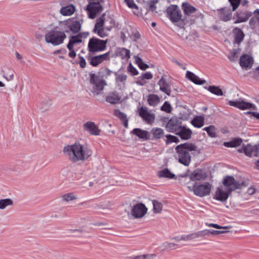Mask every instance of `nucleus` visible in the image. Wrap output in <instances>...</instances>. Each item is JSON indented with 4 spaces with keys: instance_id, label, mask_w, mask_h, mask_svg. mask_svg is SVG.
I'll use <instances>...</instances> for the list:
<instances>
[{
    "instance_id": "nucleus-1",
    "label": "nucleus",
    "mask_w": 259,
    "mask_h": 259,
    "mask_svg": "<svg viewBox=\"0 0 259 259\" xmlns=\"http://www.w3.org/2000/svg\"><path fill=\"white\" fill-rule=\"evenodd\" d=\"M63 152L65 155L73 162L85 161L93 154L91 148L79 143H75L72 145L65 146Z\"/></svg>"
},
{
    "instance_id": "nucleus-2",
    "label": "nucleus",
    "mask_w": 259,
    "mask_h": 259,
    "mask_svg": "<svg viewBox=\"0 0 259 259\" xmlns=\"http://www.w3.org/2000/svg\"><path fill=\"white\" fill-rule=\"evenodd\" d=\"M197 147L193 144L186 143L178 145L176 151L178 155L179 161L185 166H188L191 162L190 152L196 151Z\"/></svg>"
},
{
    "instance_id": "nucleus-3",
    "label": "nucleus",
    "mask_w": 259,
    "mask_h": 259,
    "mask_svg": "<svg viewBox=\"0 0 259 259\" xmlns=\"http://www.w3.org/2000/svg\"><path fill=\"white\" fill-rule=\"evenodd\" d=\"M66 35L64 31L52 30L47 33L45 36V41L54 46H58L63 43Z\"/></svg>"
},
{
    "instance_id": "nucleus-4",
    "label": "nucleus",
    "mask_w": 259,
    "mask_h": 259,
    "mask_svg": "<svg viewBox=\"0 0 259 259\" xmlns=\"http://www.w3.org/2000/svg\"><path fill=\"white\" fill-rule=\"evenodd\" d=\"M107 42V39L102 40L93 37L89 39L88 49L93 53L102 52L106 49Z\"/></svg>"
},
{
    "instance_id": "nucleus-5",
    "label": "nucleus",
    "mask_w": 259,
    "mask_h": 259,
    "mask_svg": "<svg viewBox=\"0 0 259 259\" xmlns=\"http://www.w3.org/2000/svg\"><path fill=\"white\" fill-rule=\"evenodd\" d=\"M222 184L230 193L237 189H241L244 185V183L237 181L231 176H225L222 180Z\"/></svg>"
},
{
    "instance_id": "nucleus-6",
    "label": "nucleus",
    "mask_w": 259,
    "mask_h": 259,
    "mask_svg": "<svg viewBox=\"0 0 259 259\" xmlns=\"http://www.w3.org/2000/svg\"><path fill=\"white\" fill-rule=\"evenodd\" d=\"M190 191H193L194 193L199 197H204L209 194L211 185L208 182H205L200 185H195L192 188L188 187Z\"/></svg>"
},
{
    "instance_id": "nucleus-7",
    "label": "nucleus",
    "mask_w": 259,
    "mask_h": 259,
    "mask_svg": "<svg viewBox=\"0 0 259 259\" xmlns=\"http://www.w3.org/2000/svg\"><path fill=\"white\" fill-rule=\"evenodd\" d=\"M90 82L93 85L94 92L96 94H99L107 85L106 81L96 74H91Z\"/></svg>"
},
{
    "instance_id": "nucleus-8",
    "label": "nucleus",
    "mask_w": 259,
    "mask_h": 259,
    "mask_svg": "<svg viewBox=\"0 0 259 259\" xmlns=\"http://www.w3.org/2000/svg\"><path fill=\"white\" fill-rule=\"evenodd\" d=\"M147 210V208L144 204L138 203L132 206L131 212H128V215L134 219L142 218L146 214Z\"/></svg>"
},
{
    "instance_id": "nucleus-9",
    "label": "nucleus",
    "mask_w": 259,
    "mask_h": 259,
    "mask_svg": "<svg viewBox=\"0 0 259 259\" xmlns=\"http://www.w3.org/2000/svg\"><path fill=\"white\" fill-rule=\"evenodd\" d=\"M89 4L87 6V10L88 11L89 18L94 19L97 14L102 10L103 8L100 4L103 0H89Z\"/></svg>"
},
{
    "instance_id": "nucleus-10",
    "label": "nucleus",
    "mask_w": 259,
    "mask_h": 259,
    "mask_svg": "<svg viewBox=\"0 0 259 259\" xmlns=\"http://www.w3.org/2000/svg\"><path fill=\"white\" fill-rule=\"evenodd\" d=\"M228 104L230 106L235 107L242 110L248 109L256 110V106L255 105L252 103L246 102L242 99H239L236 100L228 101Z\"/></svg>"
},
{
    "instance_id": "nucleus-11",
    "label": "nucleus",
    "mask_w": 259,
    "mask_h": 259,
    "mask_svg": "<svg viewBox=\"0 0 259 259\" xmlns=\"http://www.w3.org/2000/svg\"><path fill=\"white\" fill-rule=\"evenodd\" d=\"M105 21V16L103 15L101 17L97 20L93 31L97 33L100 37L104 38L108 36V33L106 31L110 30V28L104 27V23Z\"/></svg>"
},
{
    "instance_id": "nucleus-12",
    "label": "nucleus",
    "mask_w": 259,
    "mask_h": 259,
    "mask_svg": "<svg viewBox=\"0 0 259 259\" xmlns=\"http://www.w3.org/2000/svg\"><path fill=\"white\" fill-rule=\"evenodd\" d=\"M167 15L171 21L178 22L182 17L181 10L177 5H171L167 8Z\"/></svg>"
},
{
    "instance_id": "nucleus-13",
    "label": "nucleus",
    "mask_w": 259,
    "mask_h": 259,
    "mask_svg": "<svg viewBox=\"0 0 259 259\" xmlns=\"http://www.w3.org/2000/svg\"><path fill=\"white\" fill-rule=\"evenodd\" d=\"M110 52H108L101 55L90 57L89 58L88 60L89 61L90 65L96 67L104 61L110 60Z\"/></svg>"
},
{
    "instance_id": "nucleus-14",
    "label": "nucleus",
    "mask_w": 259,
    "mask_h": 259,
    "mask_svg": "<svg viewBox=\"0 0 259 259\" xmlns=\"http://www.w3.org/2000/svg\"><path fill=\"white\" fill-rule=\"evenodd\" d=\"M63 24L64 25V30L67 33L72 32L73 33H76L81 28V24L77 21L69 20Z\"/></svg>"
},
{
    "instance_id": "nucleus-15",
    "label": "nucleus",
    "mask_w": 259,
    "mask_h": 259,
    "mask_svg": "<svg viewBox=\"0 0 259 259\" xmlns=\"http://www.w3.org/2000/svg\"><path fill=\"white\" fill-rule=\"evenodd\" d=\"M244 154L248 157H259V144L255 145L247 144L242 147Z\"/></svg>"
},
{
    "instance_id": "nucleus-16",
    "label": "nucleus",
    "mask_w": 259,
    "mask_h": 259,
    "mask_svg": "<svg viewBox=\"0 0 259 259\" xmlns=\"http://www.w3.org/2000/svg\"><path fill=\"white\" fill-rule=\"evenodd\" d=\"M231 194L223 186H222L217 188L214 198L223 202H226Z\"/></svg>"
},
{
    "instance_id": "nucleus-17",
    "label": "nucleus",
    "mask_w": 259,
    "mask_h": 259,
    "mask_svg": "<svg viewBox=\"0 0 259 259\" xmlns=\"http://www.w3.org/2000/svg\"><path fill=\"white\" fill-rule=\"evenodd\" d=\"M182 126V122L180 120L172 118L167 122L166 128L167 131L176 134Z\"/></svg>"
},
{
    "instance_id": "nucleus-18",
    "label": "nucleus",
    "mask_w": 259,
    "mask_h": 259,
    "mask_svg": "<svg viewBox=\"0 0 259 259\" xmlns=\"http://www.w3.org/2000/svg\"><path fill=\"white\" fill-rule=\"evenodd\" d=\"M83 128L84 131L94 136H99L101 132L98 126L92 121H88L84 123L83 125Z\"/></svg>"
},
{
    "instance_id": "nucleus-19",
    "label": "nucleus",
    "mask_w": 259,
    "mask_h": 259,
    "mask_svg": "<svg viewBox=\"0 0 259 259\" xmlns=\"http://www.w3.org/2000/svg\"><path fill=\"white\" fill-rule=\"evenodd\" d=\"M251 16V13L248 11H238L234 16L236 20L234 23H239L246 21Z\"/></svg>"
},
{
    "instance_id": "nucleus-20",
    "label": "nucleus",
    "mask_w": 259,
    "mask_h": 259,
    "mask_svg": "<svg viewBox=\"0 0 259 259\" xmlns=\"http://www.w3.org/2000/svg\"><path fill=\"white\" fill-rule=\"evenodd\" d=\"M253 58L249 55H244L240 57V64L242 68L248 69L251 68L253 64Z\"/></svg>"
},
{
    "instance_id": "nucleus-21",
    "label": "nucleus",
    "mask_w": 259,
    "mask_h": 259,
    "mask_svg": "<svg viewBox=\"0 0 259 259\" xmlns=\"http://www.w3.org/2000/svg\"><path fill=\"white\" fill-rule=\"evenodd\" d=\"M190 179L192 181H202L207 178V174L201 169H196L191 173L190 176Z\"/></svg>"
},
{
    "instance_id": "nucleus-22",
    "label": "nucleus",
    "mask_w": 259,
    "mask_h": 259,
    "mask_svg": "<svg viewBox=\"0 0 259 259\" xmlns=\"http://www.w3.org/2000/svg\"><path fill=\"white\" fill-rule=\"evenodd\" d=\"M114 74L116 83L118 87H119V89L124 88L127 78V75L123 73L117 72H115Z\"/></svg>"
},
{
    "instance_id": "nucleus-23",
    "label": "nucleus",
    "mask_w": 259,
    "mask_h": 259,
    "mask_svg": "<svg viewBox=\"0 0 259 259\" xmlns=\"http://www.w3.org/2000/svg\"><path fill=\"white\" fill-rule=\"evenodd\" d=\"M158 84L161 91L165 93L168 96L170 95L171 92L170 85L164 77H161L159 80Z\"/></svg>"
},
{
    "instance_id": "nucleus-24",
    "label": "nucleus",
    "mask_w": 259,
    "mask_h": 259,
    "mask_svg": "<svg viewBox=\"0 0 259 259\" xmlns=\"http://www.w3.org/2000/svg\"><path fill=\"white\" fill-rule=\"evenodd\" d=\"M220 18L224 21H228L232 18V11L230 8H224L220 10Z\"/></svg>"
},
{
    "instance_id": "nucleus-25",
    "label": "nucleus",
    "mask_w": 259,
    "mask_h": 259,
    "mask_svg": "<svg viewBox=\"0 0 259 259\" xmlns=\"http://www.w3.org/2000/svg\"><path fill=\"white\" fill-rule=\"evenodd\" d=\"M192 132L190 130L182 126L176 134L183 140H188L191 138Z\"/></svg>"
},
{
    "instance_id": "nucleus-26",
    "label": "nucleus",
    "mask_w": 259,
    "mask_h": 259,
    "mask_svg": "<svg viewBox=\"0 0 259 259\" xmlns=\"http://www.w3.org/2000/svg\"><path fill=\"white\" fill-rule=\"evenodd\" d=\"M132 133L136 135L140 139H142L143 140H147L149 139V133L148 131L142 130L141 128H134L132 131Z\"/></svg>"
},
{
    "instance_id": "nucleus-27",
    "label": "nucleus",
    "mask_w": 259,
    "mask_h": 259,
    "mask_svg": "<svg viewBox=\"0 0 259 259\" xmlns=\"http://www.w3.org/2000/svg\"><path fill=\"white\" fill-rule=\"evenodd\" d=\"M121 97L116 92L111 93L106 98L107 102L113 104L118 103Z\"/></svg>"
},
{
    "instance_id": "nucleus-28",
    "label": "nucleus",
    "mask_w": 259,
    "mask_h": 259,
    "mask_svg": "<svg viewBox=\"0 0 259 259\" xmlns=\"http://www.w3.org/2000/svg\"><path fill=\"white\" fill-rule=\"evenodd\" d=\"M186 76L187 78L197 84H203L205 82V80H201L198 76L189 71L186 72Z\"/></svg>"
},
{
    "instance_id": "nucleus-29",
    "label": "nucleus",
    "mask_w": 259,
    "mask_h": 259,
    "mask_svg": "<svg viewBox=\"0 0 259 259\" xmlns=\"http://www.w3.org/2000/svg\"><path fill=\"white\" fill-rule=\"evenodd\" d=\"M235 37V43L240 44L243 40L244 34L242 30L239 28H235L233 30Z\"/></svg>"
},
{
    "instance_id": "nucleus-30",
    "label": "nucleus",
    "mask_w": 259,
    "mask_h": 259,
    "mask_svg": "<svg viewBox=\"0 0 259 259\" xmlns=\"http://www.w3.org/2000/svg\"><path fill=\"white\" fill-rule=\"evenodd\" d=\"M114 114L122 121L123 125L125 128L128 127V119L125 113L121 112L118 109H115L114 111Z\"/></svg>"
},
{
    "instance_id": "nucleus-31",
    "label": "nucleus",
    "mask_w": 259,
    "mask_h": 259,
    "mask_svg": "<svg viewBox=\"0 0 259 259\" xmlns=\"http://www.w3.org/2000/svg\"><path fill=\"white\" fill-rule=\"evenodd\" d=\"M151 133L153 136V139L158 140L162 138L164 136V131L158 127H153L151 131Z\"/></svg>"
},
{
    "instance_id": "nucleus-32",
    "label": "nucleus",
    "mask_w": 259,
    "mask_h": 259,
    "mask_svg": "<svg viewBox=\"0 0 259 259\" xmlns=\"http://www.w3.org/2000/svg\"><path fill=\"white\" fill-rule=\"evenodd\" d=\"M182 9L184 14L187 15H191L194 13L197 9L188 3H183L182 4Z\"/></svg>"
},
{
    "instance_id": "nucleus-33",
    "label": "nucleus",
    "mask_w": 259,
    "mask_h": 259,
    "mask_svg": "<svg viewBox=\"0 0 259 259\" xmlns=\"http://www.w3.org/2000/svg\"><path fill=\"white\" fill-rule=\"evenodd\" d=\"M75 10V7L72 5H70L62 8L60 10V12L64 16H70L74 13Z\"/></svg>"
},
{
    "instance_id": "nucleus-34",
    "label": "nucleus",
    "mask_w": 259,
    "mask_h": 259,
    "mask_svg": "<svg viewBox=\"0 0 259 259\" xmlns=\"http://www.w3.org/2000/svg\"><path fill=\"white\" fill-rule=\"evenodd\" d=\"M140 115L148 123H150L153 121L155 119L154 114H150L143 109H141L140 111Z\"/></svg>"
},
{
    "instance_id": "nucleus-35",
    "label": "nucleus",
    "mask_w": 259,
    "mask_h": 259,
    "mask_svg": "<svg viewBox=\"0 0 259 259\" xmlns=\"http://www.w3.org/2000/svg\"><path fill=\"white\" fill-rule=\"evenodd\" d=\"M157 3V1L156 0H152L148 3L145 4L144 6V10L147 9V12L149 10L151 11L153 14H157V12L156 11V7L155 6V4Z\"/></svg>"
},
{
    "instance_id": "nucleus-36",
    "label": "nucleus",
    "mask_w": 259,
    "mask_h": 259,
    "mask_svg": "<svg viewBox=\"0 0 259 259\" xmlns=\"http://www.w3.org/2000/svg\"><path fill=\"white\" fill-rule=\"evenodd\" d=\"M158 176L159 178H167L176 179V176L172 174L168 169H163L158 171Z\"/></svg>"
},
{
    "instance_id": "nucleus-37",
    "label": "nucleus",
    "mask_w": 259,
    "mask_h": 259,
    "mask_svg": "<svg viewBox=\"0 0 259 259\" xmlns=\"http://www.w3.org/2000/svg\"><path fill=\"white\" fill-rule=\"evenodd\" d=\"M61 197L63 201L68 202L77 199V195L74 193L71 192L64 194Z\"/></svg>"
},
{
    "instance_id": "nucleus-38",
    "label": "nucleus",
    "mask_w": 259,
    "mask_h": 259,
    "mask_svg": "<svg viewBox=\"0 0 259 259\" xmlns=\"http://www.w3.org/2000/svg\"><path fill=\"white\" fill-rule=\"evenodd\" d=\"M204 118L202 116H198L194 118L191 123L195 127L200 128L204 125Z\"/></svg>"
},
{
    "instance_id": "nucleus-39",
    "label": "nucleus",
    "mask_w": 259,
    "mask_h": 259,
    "mask_svg": "<svg viewBox=\"0 0 259 259\" xmlns=\"http://www.w3.org/2000/svg\"><path fill=\"white\" fill-rule=\"evenodd\" d=\"M160 101L159 97L155 94H150L148 97V102L150 106H155Z\"/></svg>"
},
{
    "instance_id": "nucleus-40",
    "label": "nucleus",
    "mask_w": 259,
    "mask_h": 259,
    "mask_svg": "<svg viewBox=\"0 0 259 259\" xmlns=\"http://www.w3.org/2000/svg\"><path fill=\"white\" fill-rule=\"evenodd\" d=\"M13 204L14 201L10 198L0 199V209H5L7 207L12 206Z\"/></svg>"
},
{
    "instance_id": "nucleus-41",
    "label": "nucleus",
    "mask_w": 259,
    "mask_h": 259,
    "mask_svg": "<svg viewBox=\"0 0 259 259\" xmlns=\"http://www.w3.org/2000/svg\"><path fill=\"white\" fill-rule=\"evenodd\" d=\"M153 206V211L156 213H160L161 212L163 208V203L158 200H154L152 201Z\"/></svg>"
},
{
    "instance_id": "nucleus-42",
    "label": "nucleus",
    "mask_w": 259,
    "mask_h": 259,
    "mask_svg": "<svg viewBox=\"0 0 259 259\" xmlns=\"http://www.w3.org/2000/svg\"><path fill=\"white\" fill-rule=\"evenodd\" d=\"M208 90L210 93L217 96H222L223 95L222 90L219 87L213 85L209 86Z\"/></svg>"
},
{
    "instance_id": "nucleus-43",
    "label": "nucleus",
    "mask_w": 259,
    "mask_h": 259,
    "mask_svg": "<svg viewBox=\"0 0 259 259\" xmlns=\"http://www.w3.org/2000/svg\"><path fill=\"white\" fill-rule=\"evenodd\" d=\"M81 42H82L81 37L79 35H76V36H72L71 37L68 45H70V46L74 47V46L76 44L81 43Z\"/></svg>"
},
{
    "instance_id": "nucleus-44",
    "label": "nucleus",
    "mask_w": 259,
    "mask_h": 259,
    "mask_svg": "<svg viewBox=\"0 0 259 259\" xmlns=\"http://www.w3.org/2000/svg\"><path fill=\"white\" fill-rule=\"evenodd\" d=\"M203 130L205 131L210 137L212 138H214L215 137L216 133L215 129L214 126L210 125L208 127H204L203 128Z\"/></svg>"
},
{
    "instance_id": "nucleus-45",
    "label": "nucleus",
    "mask_w": 259,
    "mask_h": 259,
    "mask_svg": "<svg viewBox=\"0 0 259 259\" xmlns=\"http://www.w3.org/2000/svg\"><path fill=\"white\" fill-rule=\"evenodd\" d=\"M192 238L193 239H196L199 237H204L207 236L206 230L202 231H199L196 232L192 233Z\"/></svg>"
},
{
    "instance_id": "nucleus-46",
    "label": "nucleus",
    "mask_w": 259,
    "mask_h": 259,
    "mask_svg": "<svg viewBox=\"0 0 259 259\" xmlns=\"http://www.w3.org/2000/svg\"><path fill=\"white\" fill-rule=\"evenodd\" d=\"M119 54L121 56L122 59H128L130 58V52L129 50L125 49L122 48L119 51Z\"/></svg>"
},
{
    "instance_id": "nucleus-47",
    "label": "nucleus",
    "mask_w": 259,
    "mask_h": 259,
    "mask_svg": "<svg viewBox=\"0 0 259 259\" xmlns=\"http://www.w3.org/2000/svg\"><path fill=\"white\" fill-rule=\"evenodd\" d=\"M154 254H142L133 256L131 259H154Z\"/></svg>"
},
{
    "instance_id": "nucleus-48",
    "label": "nucleus",
    "mask_w": 259,
    "mask_h": 259,
    "mask_svg": "<svg viewBox=\"0 0 259 259\" xmlns=\"http://www.w3.org/2000/svg\"><path fill=\"white\" fill-rule=\"evenodd\" d=\"M241 0H229L232 7V11H235L239 7Z\"/></svg>"
},
{
    "instance_id": "nucleus-49",
    "label": "nucleus",
    "mask_w": 259,
    "mask_h": 259,
    "mask_svg": "<svg viewBox=\"0 0 259 259\" xmlns=\"http://www.w3.org/2000/svg\"><path fill=\"white\" fill-rule=\"evenodd\" d=\"M166 143H172V142L178 143L179 142L178 138L174 136L168 135L166 136Z\"/></svg>"
},
{
    "instance_id": "nucleus-50",
    "label": "nucleus",
    "mask_w": 259,
    "mask_h": 259,
    "mask_svg": "<svg viewBox=\"0 0 259 259\" xmlns=\"http://www.w3.org/2000/svg\"><path fill=\"white\" fill-rule=\"evenodd\" d=\"M206 230V233H207V236H209L210 234L213 235H217L223 233H225L226 232H228V231H217V230Z\"/></svg>"
},
{
    "instance_id": "nucleus-51",
    "label": "nucleus",
    "mask_w": 259,
    "mask_h": 259,
    "mask_svg": "<svg viewBox=\"0 0 259 259\" xmlns=\"http://www.w3.org/2000/svg\"><path fill=\"white\" fill-rule=\"evenodd\" d=\"M162 246L166 249H174L177 245L174 243L166 242L163 243Z\"/></svg>"
},
{
    "instance_id": "nucleus-52",
    "label": "nucleus",
    "mask_w": 259,
    "mask_h": 259,
    "mask_svg": "<svg viewBox=\"0 0 259 259\" xmlns=\"http://www.w3.org/2000/svg\"><path fill=\"white\" fill-rule=\"evenodd\" d=\"M171 108L170 105L166 101L164 102L161 107V110L165 111L167 113H170L171 112Z\"/></svg>"
},
{
    "instance_id": "nucleus-53",
    "label": "nucleus",
    "mask_w": 259,
    "mask_h": 259,
    "mask_svg": "<svg viewBox=\"0 0 259 259\" xmlns=\"http://www.w3.org/2000/svg\"><path fill=\"white\" fill-rule=\"evenodd\" d=\"M134 13L137 16H144L147 14V9L146 10L141 9V11H139V8L137 7V10L133 9Z\"/></svg>"
},
{
    "instance_id": "nucleus-54",
    "label": "nucleus",
    "mask_w": 259,
    "mask_h": 259,
    "mask_svg": "<svg viewBox=\"0 0 259 259\" xmlns=\"http://www.w3.org/2000/svg\"><path fill=\"white\" fill-rule=\"evenodd\" d=\"M67 47L69 50V56L71 58H74L76 56V54L74 50V47L70 46V45H67Z\"/></svg>"
},
{
    "instance_id": "nucleus-55",
    "label": "nucleus",
    "mask_w": 259,
    "mask_h": 259,
    "mask_svg": "<svg viewBox=\"0 0 259 259\" xmlns=\"http://www.w3.org/2000/svg\"><path fill=\"white\" fill-rule=\"evenodd\" d=\"M140 78L142 79V80L151 79L153 78V75L150 72H146L145 73H142L140 76Z\"/></svg>"
},
{
    "instance_id": "nucleus-56",
    "label": "nucleus",
    "mask_w": 259,
    "mask_h": 259,
    "mask_svg": "<svg viewBox=\"0 0 259 259\" xmlns=\"http://www.w3.org/2000/svg\"><path fill=\"white\" fill-rule=\"evenodd\" d=\"M206 226L208 227H213L215 229H228L230 228L229 226L223 227V226H219L218 224H214V223L206 224Z\"/></svg>"
},
{
    "instance_id": "nucleus-57",
    "label": "nucleus",
    "mask_w": 259,
    "mask_h": 259,
    "mask_svg": "<svg viewBox=\"0 0 259 259\" xmlns=\"http://www.w3.org/2000/svg\"><path fill=\"white\" fill-rule=\"evenodd\" d=\"M128 71L133 75H136L138 74L137 70L131 64H130L128 67Z\"/></svg>"
},
{
    "instance_id": "nucleus-58",
    "label": "nucleus",
    "mask_w": 259,
    "mask_h": 259,
    "mask_svg": "<svg viewBox=\"0 0 259 259\" xmlns=\"http://www.w3.org/2000/svg\"><path fill=\"white\" fill-rule=\"evenodd\" d=\"M233 147H237L241 145L242 142V140L241 138L234 139L231 141Z\"/></svg>"
},
{
    "instance_id": "nucleus-59",
    "label": "nucleus",
    "mask_w": 259,
    "mask_h": 259,
    "mask_svg": "<svg viewBox=\"0 0 259 259\" xmlns=\"http://www.w3.org/2000/svg\"><path fill=\"white\" fill-rule=\"evenodd\" d=\"M127 5L130 8L137 10V6L135 4L133 0H125Z\"/></svg>"
},
{
    "instance_id": "nucleus-60",
    "label": "nucleus",
    "mask_w": 259,
    "mask_h": 259,
    "mask_svg": "<svg viewBox=\"0 0 259 259\" xmlns=\"http://www.w3.org/2000/svg\"><path fill=\"white\" fill-rule=\"evenodd\" d=\"M180 239H181V240L186 241L193 240V239L192 238V234H188V235H183L181 236Z\"/></svg>"
},
{
    "instance_id": "nucleus-61",
    "label": "nucleus",
    "mask_w": 259,
    "mask_h": 259,
    "mask_svg": "<svg viewBox=\"0 0 259 259\" xmlns=\"http://www.w3.org/2000/svg\"><path fill=\"white\" fill-rule=\"evenodd\" d=\"M237 53V51L236 50H234L232 52L231 55L229 57V59L231 61H234L237 58V57L236 56Z\"/></svg>"
},
{
    "instance_id": "nucleus-62",
    "label": "nucleus",
    "mask_w": 259,
    "mask_h": 259,
    "mask_svg": "<svg viewBox=\"0 0 259 259\" xmlns=\"http://www.w3.org/2000/svg\"><path fill=\"white\" fill-rule=\"evenodd\" d=\"M81 231V230L80 229H68L66 231V233L68 235H71L72 233H75L76 232H79Z\"/></svg>"
},
{
    "instance_id": "nucleus-63",
    "label": "nucleus",
    "mask_w": 259,
    "mask_h": 259,
    "mask_svg": "<svg viewBox=\"0 0 259 259\" xmlns=\"http://www.w3.org/2000/svg\"><path fill=\"white\" fill-rule=\"evenodd\" d=\"M255 192V189L254 187H250L247 189V193L249 195H252Z\"/></svg>"
},
{
    "instance_id": "nucleus-64",
    "label": "nucleus",
    "mask_w": 259,
    "mask_h": 259,
    "mask_svg": "<svg viewBox=\"0 0 259 259\" xmlns=\"http://www.w3.org/2000/svg\"><path fill=\"white\" fill-rule=\"evenodd\" d=\"M79 64L80 67L83 68L85 67L86 65V62L85 59L83 57L80 58V60L79 62Z\"/></svg>"
}]
</instances>
